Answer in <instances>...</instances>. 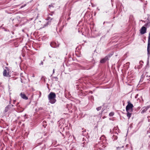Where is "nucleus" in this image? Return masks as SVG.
<instances>
[{"mask_svg": "<svg viewBox=\"0 0 150 150\" xmlns=\"http://www.w3.org/2000/svg\"><path fill=\"white\" fill-rule=\"evenodd\" d=\"M53 73H54V69H53Z\"/></svg>", "mask_w": 150, "mask_h": 150, "instance_id": "nucleus-12", "label": "nucleus"}, {"mask_svg": "<svg viewBox=\"0 0 150 150\" xmlns=\"http://www.w3.org/2000/svg\"><path fill=\"white\" fill-rule=\"evenodd\" d=\"M106 58H104V59L101 60H100V62L101 63H103L105 62L106 61Z\"/></svg>", "mask_w": 150, "mask_h": 150, "instance_id": "nucleus-8", "label": "nucleus"}, {"mask_svg": "<svg viewBox=\"0 0 150 150\" xmlns=\"http://www.w3.org/2000/svg\"><path fill=\"white\" fill-rule=\"evenodd\" d=\"M127 112V116L129 119L131 117V113L132 112Z\"/></svg>", "mask_w": 150, "mask_h": 150, "instance_id": "nucleus-7", "label": "nucleus"}, {"mask_svg": "<svg viewBox=\"0 0 150 150\" xmlns=\"http://www.w3.org/2000/svg\"><path fill=\"white\" fill-rule=\"evenodd\" d=\"M20 95L21 97L23 99L27 100L28 99V98L26 96L24 93H21L20 94Z\"/></svg>", "mask_w": 150, "mask_h": 150, "instance_id": "nucleus-6", "label": "nucleus"}, {"mask_svg": "<svg viewBox=\"0 0 150 150\" xmlns=\"http://www.w3.org/2000/svg\"><path fill=\"white\" fill-rule=\"evenodd\" d=\"M41 63V64H43V62H42V63Z\"/></svg>", "mask_w": 150, "mask_h": 150, "instance_id": "nucleus-13", "label": "nucleus"}, {"mask_svg": "<svg viewBox=\"0 0 150 150\" xmlns=\"http://www.w3.org/2000/svg\"><path fill=\"white\" fill-rule=\"evenodd\" d=\"M53 44H54L53 43H51V46L53 47H56V46H53Z\"/></svg>", "mask_w": 150, "mask_h": 150, "instance_id": "nucleus-10", "label": "nucleus"}, {"mask_svg": "<svg viewBox=\"0 0 150 150\" xmlns=\"http://www.w3.org/2000/svg\"><path fill=\"white\" fill-rule=\"evenodd\" d=\"M101 108L100 107H99L97 108H96V109L98 111V110H100Z\"/></svg>", "mask_w": 150, "mask_h": 150, "instance_id": "nucleus-11", "label": "nucleus"}, {"mask_svg": "<svg viewBox=\"0 0 150 150\" xmlns=\"http://www.w3.org/2000/svg\"><path fill=\"white\" fill-rule=\"evenodd\" d=\"M56 94L53 92H51L48 96V98L49 102L52 104L54 103L56 101L55 99Z\"/></svg>", "mask_w": 150, "mask_h": 150, "instance_id": "nucleus-1", "label": "nucleus"}, {"mask_svg": "<svg viewBox=\"0 0 150 150\" xmlns=\"http://www.w3.org/2000/svg\"><path fill=\"white\" fill-rule=\"evenodd\" d=\"M44 122H45V123H46V122H45V121H44Z\"/></svg>", "mask_w": 150, "mask_h": 150, "instance_id": "nucleus-15", "label": "nucleus"}, {"mask_svg": "<svg viewBox=\"0 0 150 150\" xmlns=\"http://www.w3.org/2000/svg\"><path fill=\"white\" fill-rule=\"evenodd\" d=\"M150 36H149L148 41V44L147 46V51L148 52V54L149 55L150 54Z\"/></svg>", "mask_w": 150, "mask_h": 150, "instance_id": "nucleus-4", "label": "nucleus"}, {"mask_svg": "<svg viewBox=\"0 0 150 150\" xmlns=\"http://www.w3.org/2000/svg\"><path fill=\"white\" fill-rule=\"evenodd\" d=\"M146 28L144 27H142L141 29L140 30V32L142 34H143L146 33Z\"/></svg>", "mask_w": 150, "mask_h": 150, "instance_id": "nucleus-5", "label": "nucleus"}, {"mask_svg": "<svg viewBox=\"0 0 150 150\" xmlns=\"http://www.w3.org/2000/svg\"><path fill=\"white\" fill-rule=\"evenodd\" d=\"M9 69L8 68L6 67V69L4 70L3 72V75L4 76H10L9 75Z\"/></svg>", "mask_w": 150, "mask_h": 150, "instance_id": "nucleus-3", "label": "nucleus"}, {"mask_svg": "<svg viewBox=\"0 0 150 150\" xmlns=\"http://www.w3.org/2000/svg\"><path fill=\"white\" fill-rule=\"evenodd\" d=\"M49 18H50L49 17V18H48L49 19H48V20H49V19H49Z\"/></svg>", "mask_w": 150, "mask_h": 150, "instance_id": "nucleus-14", "label": "nucleus"}, {"mask_svg": "<svg viewBox=\"0 0 150 150\" xmlns=\"http://www.w3.org/2000/svg\"><path fill=\"white\" fill-rule=\"evenodd\" d=\"M114 115V113L112 112H111L109 114V116H112Z\"/></svg>", "mask_w": 150, "mask_h": 150, "instance_id": "nucleus-9", "label": "nucleus"}, {"mask_svg": "<svg viewBox=\"0 0 150 150\" xmlns=\"http://www.w3.org/2000/svg\"><path fill=\"white\" fill-rule=\"evenodd\" d=\"M133 107V105L130 103L129 102H128V104L126 107L127 112H132Z\"/></svg>", "mask_w": 150, "mask_h": 150, "instance_id": "nucleus-2", "label": "nucleus"}]
</instances>
